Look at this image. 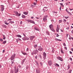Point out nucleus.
<instances>
[{
	"instance_id": "nucleus-35",
	"label": "nucleus",
	"mask_w": 73,
	"mask_h": 73,
	"mask_svg": "<svg viewBox=\"0 0 73 73\" xmlns=\"http://www.w3.org/2000/svg\"><path fill=\"white\" fill-rule=\"evenodd\" d=\"M7 42V41H4L3 42V44H5V43H6Z\"/></svg>"
},
{
	"instance_id": "nucleus-34",
	"label": "nucleus",
	"mask_w": 73,
	"mask_h": 73,
	"mask_svg": "<svg viewBox=\"0 0 73 73\" xmlns=\"http://www.w3.org/2000/svg\"><path fill=\"white\" fill-rule=\"evenodd\" d=\"M37 46V44H35L34 45V47L35 48H36Z\"/></svg>"
},
{
	"instance_id": "nucleus-51",
	"label": "nucleus",
	"mask_w": 73,
	"mask_h": 73,
	"mask_svg": "<svg viewBox=\"0 0 73 73\" xmlns=\"http://www.w3.org/2000/svg\"><path fill=\"white\" fill-rule=\"evenodd\" d=\"M1 41H3V40L2 39H0Z\"/></svg>"
},
{
	"instance_id": "nucleus-10",
	"label": "nucleus",
	"mask_w": 73,
	"mask_h": 73,
	"mask_svg": "<svg viewBox=\"0 0 73 73\" xmlns=\"http://www.w3.org/2000/svg\"><path fill=\"white\" fill-rule=\"evenodd\" d=\"M38 48H38V50L39 51H42L43 50V48H41V46H38Z\"/></svg>"
},
{
	"instance_id": "nucleus-50",
	"label": "nucleus",
	"mask_w": 73,
	"mask_h": 73,
	"mask_svg": "<svg viewBox=\"0 0 73 73\" xmlns=\"http://www.w3.org/2000/svg\"><path fill=\"white\" fill-rule=\"evenodd\" d=\"M11 20H12V19H9L7 20V21H11Z\"/></svg>"
},
{
	"instance_id": "nucleus-1",
	"label": "nucleus",
	"mask_w": 73,
	"mask_h": 73,
	"mask_svg": "<svg viewBox=\"0 0 73 73\" xmlns=\"http://www.w3.org/2000/svg\"><path fill=\"white\" fill-rule=\"evenodd\" d=\"M38 50H34L33 51V52L31 53V54L32 55H33L34 54H37V53H38Z\"/></svg>"
},
{
	"instance_id": "nucleus-8",
	"label": "nucleus",
	"mask_w": 73,
	"mask_h": 73,
	"mask_svg": "<svg viewBox=\"0 0 73 73\" xmlns=\"http://www.w3.org/2000/svg\"><path fill=\"white\" fill-rule=\"evenodd\" d=\"M35 37V36H30V40L31 41H32L33 40V38Z\"/></svg>"
},
{
	"instance_id": "nucleus-43",
	"label": "nucleus",
	"mask_w": 73,
	"mask_h": 73,
	"mask_svg": "<svg viewBox=\"0 0 73 73\" xmlns=\"http://www.w3.org/2000/svg\"><path fill=\"white\" fill-rule=\"evenodd\" d=\"M14 72L12 70H11V73H13Z\"/></svg>"
},
{
	"instance_id": "nucleus-29",
	"label": "nucleus",
	"mask_w": 73,
	"mask_h": 73,
	"mask_svg": "<svg viewBox=\"0 0 73 73\" xmlns=\"http://www.w3.org/2000/svg\"><path fill=\"white\" fill-rule=\"evenodd\" d=\"M72 70H70L69 72L68 73H71Z\"/></svg>"
},
{
	"instance_id": "nucleus-33",
	"label": "nucleus",
	"mask_w": 73,
	"mask_h": 73,
	"mask_svg": "<svg viewBox=\"0 0 73 73\" xmlns=\"http://www.w3.org/2000/svg\"><path fill=\"white\" fill-rule=\"evenodd\" d=\"M67 13H68V14H69V15H71V16H72V14L69 12L68 11V12H67Z\"/></svg>"
},
{
	"instance_id": "nucleus-26",
	"label": "nucleus",
	"mask_w": 73,
	"mask_h": 73,
	"mask_svg": "<svg viewBox=\"0 0 73 73\" xmlns=\"http://www.w3.org/2000/svg\"><path fill=\"white\" fill-rule=\"evenodd\" d=\"M22 18H25V17H25V16L24 15H22Z\"/></svg>"
},
{
	"instance_id": "nucleus-22",
	"label": "nucleus",
	"mask_w": 73,
	"mask_h": 73,
	"mask_svg": "<svg viewBox=\"0 0 73 73\" xmlns=\"http://www.w3.org/2000/svg\"><path fill=\"white\" fill-rule=\"evenodd\" d=\"M9 23H11V24H13V23H14V21H10L9 22Z\"/></svg>"
},
{
	"instance_id": "nucleus-54",
	"label": "nucleus",
	"mask_w": 73,
	"mask_h": 73,
	"mask_svg": "<svg viewBox=\"0 0 73 73\" xmlns=\"http://www.w3.org/2000/svg\"><path fill=\"white\" fill-rule=\"evenodd\" d=\"M70 59L71 61H72V58H70Z\"/></svg>"
},
{
	"instance_id": "nucleus-4",
	"label": "nucleus",
	"mask_w": 73,
	"mask_h": 73,
	"mask_svg": "<svg viewBox=\"0 0 73 73\" xmlns=\"http://www.w3.org/2000/svg\"><path fill=\"white\" fill-rule=\"evenodd\" d=\"M19 72V68L18 67L17 68H16V67H15V73H17Z\"/></svg>"
},
{
	"instance_id": "nucleus-61",
	"label": "nucleus",
	"mask_w": 73,
	"mask_h": 73,
	"mask_svg": "<svg viewBox=\"0 0 73 73\" xmlns=\"http://www.w3.org/2000/svg\"><path fill=\"white\" fill-rule=\"evenodd\" d=\"M71 33H72V34H73V30H72L71 31Z\"/></svg>"
},
{
	"instance_id": "nucleus-31",
	"label": "nucleus",
	"mask_w": 73,
	"mask_h": 73,
	"mask_svg": "<svg viewBox=\"0 0 73 73\" xmlns=\"http://www.w3.org/2000/svg\"><path fill=\"white\" fill-rule=\"evenodd\" d=\"M46 9H43L42 10L43 11H44V12H45V11H47L48 9H47L46 10H45Z\"/></svg>"
},
{
	"instance_id": "nucleus-42",
	"label": "nucleus",
	"mask_w": 73,
	"mask_h": 73,
	"mask_svg": "<svg viewBox=\"0 0 73 73\" xmlns=\"http://www.w3.org/2000/svg\"><path fill=\"white\" fill-rule=\"evenodd\" d=\"M14 61H15V60H13V62L11 61V64H14Z\"/></svg>"
},
{
	"instance_id": "nucleus-7",
	"label": "nucleus",
	"mask_w": 73,
	"mask_h": 73,
	"mask_svg": "<svg viewBox=\"0 0 73 73\" xmlns=\"http://www.w3.org/2000/svg\"><path fill=\"white\" fill-rule=\"evenodd\" d=\"M57 59L58 60H60V61H63V59L62 58L59 57V56H58L57 57Z\"/></svg>"
},
{
	"instance_id": "nucleus-40",
	"label": "nucleus",
	"mask_w": 73,
	"mask_h": 73,
	"mask_svg": "<svg viewBox=\"0 0 73 73\" xmlns=\"http://www.w3.org/2000/svg\"><path fill=\"white\" fill-rule=\"evenodd\" d=\"M69 29V27H66V29H67V30H68Z\"/></svg>"
},
{
	"instance_id": "nucleus-3",
	"label": "nucleus",
	"mask_w": 73,
	"mask_h": 73,
	"mask_svg": "<svg viewBox=\"0 0 73 73\" xmlns=\"http://www.w3.org/2000/svg\"><path fill=\"white\" fill-rule=\"evenodd\" d=\"M22 39L23 40H24V41H25L26 40H29V38H28L27 36H25L24 37H23L22 38Z\"/></svg>"
},
{
	"instance_id": "nucleus-32",
	"label": "nucleus",
	"mask_w": 73,
	"mask_h": 73,
	"mask_svg": "<svg viewBox=\"0 0 73 73\" xmlns=\"http://www.w3.org/2000/svg\"><path fill=\"white\" fill-rule=\"evenodd\" d=\"M67 67L68 68V69H67V70H68V69H70V66L69 65H68L67 66Z\"/></svg>"
},
{
	"instance_id": "nucleus-5",
	"label": "nucleus",
	"mask_w": 73,
	"mask_h": 73,
	"mask_svg": "<svg viewBox=\"0 0 73 73\" xmlns=\"http://www.w3.org/2000/svg\"><path fill=\"white\" fill-rule=\"evenodd\" d=\"M15 56L16 54H14L13 55H12L11 58V60H14V58H15Z\"/></svg>"
},
{
	"instance_id": "nucleus-41",
	"label": "nucleus",
	"mask_w": 73,
	"mask_h": 73,
	"mask_svg": "<svg viewBox=\"0 0 73 73\" xmlns=\"http://www.w3.org/2000/svg\"><path fill=\"white\" fill-rule=\"evenodd\" d=\"M17 39V40H19V41H21V39H20V38H18V39Z\"/></svg>"
},
{
	"instance_id": "nucleus-44",
	"label": "nucleus",
	"mask_w": 73,
	"mask_h": 73,
	"mask_svg": "<svg viewBox=\"0 0 73 73\" xmlns=\"http://www.w3.org/2000/svg\"><path fill=\"white\" fill-rule=\"evenodd\" d=\"M63 20L64 21V23H66V20H65V19H63Z\"/></svg>"
},
{
	"instance_id": "nucleus-49",
	"label": "nucleus",
	"mask_w": 73,
	"mask_h": 73,
	"mask_svg": "<svg viewBox=\"0 0 73 73\" xmlns=\"http://www.w3.org/2000/svg\"><path fill=\"white\" fill-rule=\"evenodd\" d=\"M35 58H36V59H37V56H35Z\"/></svg>"
},
{
	"instance_id": "nucleus-52",
	"label": "nucleus",
	"mask_w": 73,
	"mask_h": 73,
	"mask_svg": "<svg viewBox=\"0 0 73 73\" xmlns=\"http://www.w3.org/2000/svg\"><path fill=\"white\" fill-rule=\"evenodd\" d=\"M64 48H65V49H66V50H67V47H64Z\"/></svg>"
},
{
	"instance_id": "nucleus-62",
	"label": "nucleus",
	"mask_w": 73,
	"mask_h": 73,
	"mask_svg": "<svg viewBox=\"0 0 73 73\" xmlns=\"http://www.w3.org/2000/svg\"><path fill=\"white\" fill-rule=\"evenodd\" d=\"M4 52H5V50H3V53H4Z\"/></svg>"
},
{
	"instance_id": "nucleus-19",
	"label": "nucleus",
	"mask_w": 73,
	"mask_h": 73,
	"mask_svg": "<svg viewBox=\"0 0 73 73\" xmlns=\"http://www.w3.org/2000/svg\"><path fill=\"white\" fill-rule=\"evenodd\" d=\"M25 59H26L25 58L23 60H22V64H24V62L25 61Z\"/></svg>"
},
{
	"instance_id": "nucleus-64",
	"label": "nucleus",
	"mask_w": 73,
	"mask_h": 73,
	"mask_svg": "<svg viewBox=\"0 0 73 73\" xmlns=\"http://www.w3.org/2000/svg\"><path fill=\"white\" fill-rule=\"evenodd\" d=\"M71 50H72V51H73V48H72L71 49Z\"/></svg>"
},
{
	"instance_id": "nucleus-37",
	"label": "nucleus",
	"mask_w": 73,
	"mask_h": 73,
	"mask_svg": "<svg viewBox=\"0 0 73 73\" xmlns=\"http://www.w3.org/2000/svg\"><path fill=\"white\" fill-rule=\"evenodd\" d=\"M64 17L66 19H68V18H69V17Z\"/></svg>"
},
{
	"instance_id": "nucleus-23",
	"label": "nucleus",
	"mask_w": 73,
	"mask_h": 73,
	"mask_svg": "<svg viewBox=\"0 0 73 73\" xmlns=\"http://www.w3.org/2000/svg\"><path fill=\"white\" fill-rule=\"evenodd\" d=\"M61 52L62 53V54H64V51H63V50H62V49H61Z\"/></svg>"
},
{
	"instance_id": "nucleus-45",
	"label": "nucleus",
	"mask_w": 73,
	"mask_h": 73,
	"mask_svg": "<svg viewBox=\"0 0 73 73\" xmlns=\"http://www.w3.org/2000/svg\"><path fill=\"white\" fill-rule=\"evenodd\" d=\"M27 51V52H28L29 51V48H27L26 50Z\"/></svg>"
},
{
	"instance_id": "nucleus-6",
	"label": "nucleus",
	"mask_w": 73,
	"mask_h": 73,
	"mask_svg": "<svg viewBox=\"0 0 73 73\" xmlns=\"http://www.w3.org/2000/svg\"><path fill=\"white\" fill-rule=\"evenodd\" d=\"M14 13H15V14H16L17 16H20V15H21V14H19L18 13V12H17V11H14Z\"/></svg>"
},
{
	"instance_id": "nucleus-13",
	"label": "nucleus",
	"mask_w": 73,
	"mask_h": 73,
	"mask_svg": "<svg viewBox=\"0 0 73 73\" xmlns=\"http://www.w3.org/2000/svg\"><path fill=\"white\" fill-rule=\"evenodd\" d=\"M43 55L44 56L43 58L44 60H45L46 59V53L45 52H44L43 54Z\"/></svg>"
},
{
	"instance_id": "nucleus-27",
	"label": "nucleus",
	"mask_w": 73,
	"mask_h": 73,
	"mask_svg": "<svg viewBox=\"0 0 73 73\" xmlns=\"http://www.w3.org/2000/svg\"><path fill=\"white\" fill-rule=\"evenodd\" d=\"M52 53H53L54 52V49L53 48H52Z\"/></svg>"
},
{
	"instance_id": "nucleus-46",
	"label": "nucleus",
	"mask_w": 73,
	"mask_h": 73,
	"mask_svg": "<svg viewBox=\"0 0 73 73\" xmlns=\"http://www.w3.org/2000/svg\"><path fill=\"white\" fill-rule=\"evenodd\" d=\"M55 40L56 41H58V39L57 38H55Z\"/></svg>"
},
{
	"instance_id": "nucleus-39",
	"label": "nucleus",
	"mask_w": 73,
	"mask_h": 73,
	"mask_svg": "<svg viewBox=\"0 0 73 73\" xmlns=\"http://www.w3.org/2000/svg\"><path fill=\"white\" fill-rule=\"evenodd\" d=\"M5 24H6V25H9V23H8L7 22H6L5 23Z\"/></svg>"
},
{
	"instance_id": "nucleus-12",
	"label": "nucleus",
	"mask_w": 73,
	"mask_h": 73,
	"mask_svg": "<svg viewBox=\"0 0 73 73\" xmlns=\"http://www.w3.org/2000/svg\"><path fill=\"white\" fill-rule=\"evenodd\" d=\"M1 6H2V7H1V11L2 12H3V11H4V5H1Z\"/></svg>"
},
{
	"instance_id": "nucleus-15",
	"label": "nucleus",
	"mask_w": 73,
	"mask_h": 73,
	"mask_svg": "<svg viewBox=\"0 0 73 73\" xmlns=\"http://www.w3.org/2000/svg\"><path fill=\"white\" fill-rule=\"evenodd\" d=\"M49 28H50V29H51L52 28H53V26L52 25H50L49 26Z\"/></svg>"
},
{
	"instance_id": "nucleus-57",
	"label": "nucleus",
	"mask_w": 73,
	"mask_h": 73,
	"mask_svg": "<svg viewBox=\"0 0 73 73\" xmlns=\"http://www.w3.org/2000/svg\"><path fill=\"white\" fill-rule=\"evenodd\" d=\"M69 52H70V54H72V52L70 51Z\"/></svg>"
},
{
	"instance_id": "nucleus-55",
	"label": "nucleus",
	"mask_w": 73,
	"mask_h": 73,
	"mask_svg": "<svg viewBox=\"0 0 73 73\" xmlns=\"http://www.w3.org/2000/svg\"><path fill=\"white\" fill-rule=\"evenodd\" d=\"M23 35L25 36V37H26V35H25L23 33Z\"/></svg>"
},
{
	"instance_id": "nucleus-60",
	"label": "nucleus",
	"mask_w": 73,
	"mask_h": 73,
	"mask_svg": "<svg viewBox=\"0 0 73 73\" xmlns=\"http://www.w3.org/2000/svg\"><path fill=\"white\" fill-rule=\"evenodd\" d=\"M60 11H61V7H60Z\"/></svg>"
},
{
	"instance_id": "nucleus-53",
	"label": "nucleus",
	"mask_w": 73,
	"mask_h": 73,
	"mask_svg": "<svg viewBox=\"0 0 73 73\" xmlns=\"http://www.w3.org/2000/svg\"><path fill=\"white\" fill-rule=\"evenodd\" d=\"M60 31H61V32H64V31H63L62 30V29H60Z\"/></svg>"
},
{
	"instance_id": "nucleus-47",
	"label": "nucleus",
	"mask_w": 73,
	"mask_h": 73,
	"mask_svg": "<svg viewBox=\"0 0 73 73\" xmlns=\"http://www.w3.org/2000/svg\"><path fill=\"white\" fill-rule=\"evenodd\" d=\"M59 23H61V22H62V20H59Z\"/></svg>"
},
{
	"instance_id": "nucleus-28",
	"label": "nucleus",
	"mask_w": 73,
	"mask_h": 73,
	"mask_svg": "<svg viewBox=\"0 0 73 73\" xmlns=\"http://www.w3.org/2000/svg\"><path fill=\"white\" fill-rule=\"evenodd\" d=\"M46 34L47 35H49V32L47 31L46 32Z\"/></svg>"
},
{
	"instance_id": "nucleus-21",
	"label": "nucleus",
	"mask_w": 73,
	"mask_h": 73,
	"mask_svg": "<svg viewBox=\"0 0 73 73\" xmlns=\"http://www.w3.org/2000/svg\"><path fill=\"white\" fill-rule=\"evenodd\" d=\"M69 40H71V39L73 40V38L72 37H70V36L69 38Z\"/></svg>"
},
{
	"instance_id": "nucleus-17",
	"label": "nucleus",
	"mask_w": 73,
	"mask_h": 73,
	"mask_svg": "<svg viewBox=\"0 0 73 73\" xmlns=\"http://www.w3.org/2000/svg\"><path fill=\"white\" fill-rule=\"evenodd\" d=\"M50 29L52 32H55V30H54V29L53 28H52V29Z\"/></svg>"
},
{
	"instance_id": "nucleus-9",
	"label": "nucleus",
	"mask_w": 73,
	"mask_h": 73,
	"mask_svg": "<svg viewBox=\"0 0 73 73\" xmlns=\"http://www.w3.org/2000/svg\"><path fill=\"white\" fill-rule=\"evenodd\" d=\"M48 64L49 65H50V66H51L52 65V60H50L48 62Z\"/></svg>"
},
{
	"instance_id": "nucleus-14",
	"label": "nucleus",
	"mask_w": 73,
	"mask_h": 73,
	"mask_svg": "<svg viewBox=\"0 0 73 73\" xmlns=\"http://www.w3.org/2000/svg\"><path fill=\"white\" fill-rule=\"evenodd\" d=\"M59 29H60L59 28H58V25H57V29L56 30V31L57 32H58Z\"/></svg>"
},
{
	"instance_id": "nucleus-16",
	"label": "nucleus",
	"mask_w": 73,
	"mask_h": 73,
	"mask_svg": "<svg viewBox=\"0 0 73 73\" xmlns=\"http://www.w3.org/2000/svg\"><path fill=\"white\" fill-rule=\"evenodd\" d=\"M21 53H22V54H23L24 55H27V53H25V52H24L23 51L21 52Z\"/></svg>"
},
{
	"instance_id": "nucleus-63",
	"label": "nucleus",
	"mask_w": 73,
	"mask_h": 73,
	"mask_svg": "<svg viewBox=\"0 0 73 73\" xmlns=\"http://www.w3.org/2000/svg\"><path fill=\"white\" fill-rule=\"evenodd\" d=\"M58 41H61V40L58 39Z\"/></svg>"
},
{
	"instance_id": "nucleus-48",
	"label": "nucleus",
	"mask_w": 73,
	"mask_h": 73,
	"mask_svg": "<svg viewBox=\"0 0 73 73\" xmlns=\"http://www.w3.org/2000/svg\"><path fill=\"white\" fill-rule=\"evenodd\" d=\"M34 4L35 5H36V3L35 2H34Z\"/></svg>"
},
{
	"instance_id": "nucleus-56",
	"label": "nucleus",
	"mask_w": 73,
	"mask_h": 73,
	"mask_svg": "<svg viewBox=\"0 0 73 73\" xmlns=\"http://www.w3.org/2000/svg\"><path fill=\"white\" fill-rule=\"evenodd\" d=\"M59 35H58V34H57V35H56V37H59Z\"/></svg>"
},
{
	"instance_id": "nucleus-24",
	"label": "nucleus",
	"mask_w": 73,
	"mask_h": 73,
	"mask_svg": "<svg viewBox=\"0 0 73 73\" xmlns=\"http://www.w3.org/2000/svg\"><path fill=\"white\" fill-rule=\"evenodd\" d=\"M34 29L35 30H36V31H39L38 30V29H37V27H34Z\"/></svg>"
},
{
	"instance_id": "nucleus-30",
	"label": "nucleus",
	"mask_w": 73,
	"mask_h": 73,
	"mask_svg": "<svg viewBox=\"0 0 73 73\" xmlns=\"http://www.w3.org/2000/svg\"><path fill=\"white\" fill-rule=\"evenodd\" d=\"M56 65V66L59 67L60 66V65H58L57 63H56L55 64Z\"/></svg>"
},
{
	"instance_id": "nucleus-38",
	"label": "nucleus",
	"mask_w": 73,
	"mask_h": 73,
	"mask_svg": "<svg viewBox=\"0 0 73 73\" xmlns=\"http://www.w3.org/2000/svg\"><path fill=\"white\" fill-rule=\"evenodd\" d=\"M63 45H64V46H66V44H65V43H63Z\"/></svg>"
},
{
	"instance_id": "nucleus-59",
	"label": "nucleus",
	"mask_w": 73,
	"mask_h": 73,
	"mask_svg": "<svg viewBox=\"0 0 73 73\" xmlns=\"http://www.w3.org/2000/svg\"><path fill=\"white\" fill-rule=\"evenodd\" d=\"M60 5H63V3H60Z\"/></svg>"
},
{
	"instance_id": "nucleus-25",
	"label": "nucleus",
	"mask_w": 73,
	"mask_h": 73,
	"mask_svg": "<svg viewBox=\"0 0 73 73\" xmlns=\"http://www.w3.org/2000/svg\"><path fill=\"white\" fill-rule=\"evenodd\" d=\"M25 15H28V13L27 12H24L23 13Z\"/></svg>"
},
{
	"instance_id": "nucleus-36",
	"label": "nucleus",
	"mask_w": 73,
	"mask_h": 73,
	"mask_svg": "<svg viewBox=\"0 0 73 73\" xmlns=\"http://www.w3.org/2000/svg\"><path fill=\"white\" fill-rule=\"evenodd\" d=\"M35 63L36 64H37V65H38V62H37V61H35Z\"/></svg>"
},
{
	"instance_id": "nucleus-2",
	"label": "nucleus",
	"mask_w": 73,
	"mask_h": 73,
	"mask_svg": "<svg viewBox=\"0 0 73 73\" xmlns=\"http://www.w3.org/2000/svg\"><path fill=\"white\" fill-rule=\"evenodd\" d=\"M48 16L47 15H45L44 16L43 18V21L44 22L46 21H47V17H48Z\"/></svg>"
},
{
	"instance_id": "nucleus-58",
	"label": "nucleus",
	"mask_w": 73,
	"mask_h": 73,
	"mask_svg": "<svg viewBox=\"0 0 73 73\" xmlns=\"http://www.w3.org/2000/svg\"><path fill=\"white\" fill-rule=\"evenodd\" d=\"M54 13H57V12L54 11Z\"/></svg>"
},
{
	"instance_id": "nucleus-11",
	"label": "nucleus",
	"mask_w": 73,
	"mask_h": 73,
	"mask_svg": "<svg viewBox=\"0 0 73 73\" xmlns=\"http://www.w3.org/2000/svg\"><path fill=\"white\" fill-rule=\"evenodd\" d=\"M28 21L29 23H32L33 24H35V22L31 20H28Z\"/></svg>"
},
{
	"instance_id": "nucleus-20",
	"label": "nucleus",
	"mask_w": 73,
	"mask_h": 73,
	"mask_svg": "<svg viewBox=\"0 0 73 73\" xmlns=\"http://www.w3.org/2000/svg\"><path fill=\"white\" fill-rule=\"evenodd\" d=\"M17 36L18 37H20V38H21V36L20 35H17Z\"/></svg>"
},
{
	"instance_id": "nucleus-18",
	"label": "nucleus",
	"mask_w": 73,
	"mask_h": 73,
	"mask_svg": "<svg viewBox=\"0 0 73 73\" xmlns=\"http://www.w3.org/2000/svg\"><path fill=\"white\" fill-rule=\"evenodd\" d=\"M36 70L37 73H40V70H39L37 69Z\"/></svg>"
}]
</instances>
